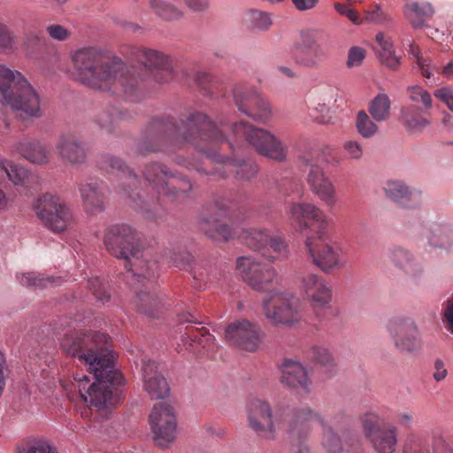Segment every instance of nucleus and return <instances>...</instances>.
I'll return each instance as SVG.
<instances>
[{
    "instance_id": "nucleus-57",
    "label": "nucleus",
    "mask_w": 453,
    "mask_h": 453,
    "mask_svg": "<svg viewBox=\"0 0 453 453\" xmlns=\"http://www.w3.org/2000/svg\"><path fill=\"white\" fill-rule=\"evenodd\" d=\"M19 453H58V451L48 442L38 441L27 446V449H24Z\"/></svg>"
},
{
    "instance_id": "nucleus-43",
    "label": "nucleus",
    "mask_w": 453,
    "mask_h": 453,
    "mask_svg": "<svg viewBox=\"0 0 453 453\" xmlns=\"http://www.w3.org/2000/svg\"><path fill=\"white\" fill-rule=\"evenodd\" d=\"M359 420L361 423L362 430L367 441L371 440L376 435L385 424H382V419L375 412L367 411L360 415Z\"/></svg>"
},
{
    "instance_id": "nucleus-36",
    "label": "nucleus",
    "mask_w": 453,
    "mask_h": 453,
    "mask_svg": "<svg viewBox=\"0 0 453 453\" xmlns=\"http://www.w3.org/2000/svg\"><path fill=\"white\" fill-rule=\"evenodd\" d=\"M30 173L19 164L7 158H0V180H9L15 186L27 187Z\"/></svg>"
},
{
    "instance_id": "nucleus-34",
    "label": "nucleus",
    "mask_w": 453,
    "mask_h": 453,
    "mask_svg": "<svg viewBox=\"0 0 453 453\" xmlns=\"http://www.w3.org/2000/svg\"><path fill=\"white\" fill-rule=\"evenodd\" d=\"M384 190L388 197L404 207H413L418 203L419 194L411 191L402 181H388Z\"/></svg>"
},
{
    "instance_id": "nucleus-45",
    "label": "nucleus",
    "mask_w": 453,
    "mask_h": 453,
    "mask_svg": "<svg viewBox=\"0 0 453 453\" xmlns=\"http://www.w3.org/2000/svg\"><path fill=\"white\" fill-rule=\"evenodd\" d=\"M391 262L402 270L408 272L414 262L412 254L402 247H394L389 250Z\"/></svg>"
},
{
    "instance_id": "nucleus-63",
    "label": "nucleus",
    "mask_w": 453,
    "mask_h": 453,
    "mask_svg": "<svg viewBox=\"0 0 453 453\" xmlns=\"http://www.w3.org/2000/svg\"><path fill=\"white\" fill-rule=\"evenodd\" d=\"M434 372L433 373V377L436 381H441L445 380L448 374L447 368L445 366V363L441 359H435L434 364Z\"/></svg>"
},
{
    "instance_id": "nucleus-39",
    "label": "nucleus",
    "mask_w": 453,
    "mask_h": 453,
    "mask_svg": "<svg viewBox=\"0 0 453 453\" xmlns=\"http://www.w3.org/2000/svg\"><path fill=\"white\" fill-rule=\"evenodd\" d=\"M319 422L323 432L320 440V446L324 450V453H342L343 446L340 436L334 432V428L329 426L324 418L319 414V418H317Z\"/></svg>"
},
{
    "instance_id": "nucleus-15",
    "label": "nucleus",
    "mask_w": 453,
    "mask_h": 453,
    "mask_svg": "<svg viewBox=\"0 0 453 453\" xmlns=\"http://www.w3.org/2000/svg\"><path fill=\"white\" fill-rule=\"evenodd\" d=\"M234 101L238 110L261 123L269 121L272 111L268 102L251 86L238 85L234 88Z\"/></svg>"
},
{
    "instance_id": "nucleus-18",
    "label": "nucleus",
    "mask_w": 453,
    "mask_h": 453,
    "mask_svg": "<svg viewBox=\"0 0 453 453\" xmlns=\"http://www.w3.org/2000/svg\"><path fill=\"white\" fill-rule=\"evenodd\" d=\"M288 221L296 231H304L311 227V221L318 226L320 239L326 229L328 219L325 212L311 203H292L288 208Z\"/></svg>"
},
{
    "instance_id": "nucleus-26",
    "label": "nucleus",
    "mask_w": 453,
    "mask_h": 453,
    "mask_svg": "<svg viewBox=\"0 0 453 453\" xmlns=\"http://www.w3.org/2000/svg\"><path fill=\"white\" fill-rule=\"evenodd\" d=\"M299 288L315 309L326 307L332 300V290L327 281L317 274L303 275Z\"/></svg>"
},
{
    "instance_id": "nucleus-21",
    "label": "nucleus",
    "mask_w": 453,
    "mask_h": 453,
    "mask_svg": "<svg viewBox=\"0 0 453 453\" xmlns=\"http://www.w3.org/2000/svg\"><path fill=\"white\" fill-rule=\"evenodd\" d=\"M326 241V234L324 230V235L321 239L319 234H317L316 237H307L305 246L313 264L323 272L328 273L333 269L342 267V263L340 250L329 245Z\"/></svg>"
},
{
    "instance_id": "nucleus-59",
    "label": "nucleus",
    "mask_w": 453,
    "mask_h": 453,
    "mask_svg": "<svg viewBox=\"0 0 453 453\" xmlns=\"http://www.w3.org/2000/svg\"><path fill=\"white\" fill-rule=\"evenodd\" d=\"M429 242L432 246L439 248H448L451 244V240L449 235L442 233L441 230L433 232L429 238Z\"/></svg>"
},
{
    "instance_id": "nucleus-54",
    "label": "nucleus",
    "mask_w": 453,
    "mask_h": 453,
    "mask_svg": "<svg viewBox=\"0 0 453 453\" xmlns=\"http://www.w3.org/2000/svg\"><path fill=\"white\" fill-rule=\"evenodd\" d=\"M365 19L370 22L381 24L389 20V16L380 5H375L372 10L365 12Z\"/></svg>"
},
{
    "instance_id": "nucleus-51",
    "label": "nucleus",
    "mask_w": 453,
    "mask_h": 453,
    "mask_svg": "<svg viewBox=\"0 0 453 453\" xmlns=\"http://www.w3.org/2000/svg\"><path fill=\"white\" fill-rule=\"evenodd\" d=\"M15 49V37L9 27L0 22V52L11 51Z\"/></svg>"
},
{
    "instance_id": "nucleus-28",
    "label": "nucleus",
    "mask_w": 453,
    "mask_h": 453,
    "mask_svg": "<svg viewBox=\"0 0 453 453\" xmlns=\"http://www.w3.org/2000/svg\"><path fill=\"white\" fill-rule=\"evenodd\" d=\"M281 381L288 387L297 389L306 395L310 394L312 389V380L307 369L297 361H285Z\"/></svg>"
},
{
    "instance_id": "nucleus-2",
    "label": "nucleus",
    "mask_w": 453,
    "mask_h": 453,
    "mask_svg": "<svg viewBox=\"0 0 453 453\" xmlns=\"http://www.w3.org/2000/svg\"><path fill=\"white\" fill-rule=\"evenodd\" d=\"M109 336L99 332H71L63 338L60 347L68 356L77 357L88 365L95 381L86 374L75 373L71 390L77 391L80 398L95 410L101 418H108L111 410L123 399L120 387L124 378L114 370L113 352L108 345Z\"/></svg>"
},
{
    "instance_id": "nucleus-55",
    "label": "nucleus",
    "mask_w": 453,
    "mask_h": 453,
    "mask_svg": "<svg viewBox=\"0 0 453 453\" xmlns=\"http://www.w3.org/2000/svg\"><path fill=\"white\" fill-rule=\"evenodd\" d=\"M253 25L260 30H267L272 25V20L267 13L260 11H253L251 12Z\"/></svg>"
},
{
    "instance_id": "nucleus-52",
    "label": "nucleus",
    "mask_w": 453,
    "mask_h": 453,
    "mask_svg": "<svg viewBox=\"0 0 453 453\" xmlns=\"http://www.w3.org/2000/svg\"><path fill=\"white\" fill-rule=\"evenodd\" d=\"M49 36L57 41H66L71 36V32L58 24H51L46 27Z\"/></svg>"
},
{
    "instance_id": "nucleus-13",
    "label": "nucleus",
    "mask_w": 453,
    "mask_h": 453,
    "mask_svg": "<svg viewBox=\"0 0 453 453\" xmlns=\"http://www.w3.org/2000/svg\"><path fill=\"white\" fill-rule=\"evenodd\" d=\"M129 55L144 65L158 83H166L176 76V62L162 51L145 47H131Z\"/></svg>"
},
{
    "instance_id": "nucleus-8",
    "label": "nucleus",
    "mask_w": 453,
    "mask_h": 453,
    "mask_svg": "<svg viewBox=\"0 0 453 453\" xmlns=\"http://www.w3.org/2000/svg\"><path fill=\"white\" fill-rule=\"evenodd\" d=\"M300 161L311 192L326 205L334 206L337 202L336 189L321 166L324 161L321 150L319 148L306 150L301 155Z\"/></svg>"
},
{
    "instance_id": "nucleus-50",
    "label": "nucleus",
    "mask_w": 453,
    "mask_h": 453,
    "mask_svg": "<svg viewBox=\"0 0 453 453\" xmlns=\"http://www.w3.org/2000/svg\"><path fill=\"white\" fill-rule=\"evenodd\" d=\"M88 286L97 301L105 303L110 300V294L108 293L106 285L99 278L96 277L88 280Z\"/></svg>"
},
{
    "instance_id": "nucleus-37",
    "label": "nucleus",
    "mask_w": 453,
    "mask_h": 453,
    "mask_svg": "<svg viewBox=\"0 0 453 453\" xmlns=\"http://www.w3.org/2000/svg\"><path fill=\"white\" fill-rule=\"evenodd\" d=\"M434 12L429 3L410 2L404 8V15L414 28L422 27L426 19L431 18Z\"/></svg>"
},
{
    "instance_id": "nucleus-47",
    "label": "nucleus",
    "mask_w": 453,
    "mask_h": 453,
    "mask_svg": "<svg viewBox=\"0 0 453 453\" xmlns=\"http://www.w3.org/2000/svg\"><path fill=\"white\" fill-rule=\"evenodd\" d=\"M408 96L411 101L416 104H422L425 111H429L433 106V100L430 93L424 88L414 85L408 87L407 88Z\"/></svg>"
},
{
    "instance_id": "nucleus-42",
    "label": "nucleus",
    "mask_w": 453,
    "mask_h": 453,
    "mask_svg": "<svg viewBox=\"0 0 453 453\" xmlns=\"http://www.w3.org/2000/svg\"><path fill=\"white\" fill-rule=\"evenodd\" d=\"M408 54L415 61L423 77L430 79L433 75V72L438 70L436 65H432V60L429 58L422 55L419 46L413 42L409 43Z\"/></svg>"
},
{
    "instance_id": "nucleus-9",
    "label": "nucleus",
    "mask_w": 453,
    "mask_h": 453,
    "mask_svg": "<svg viewBox=\"0 0 453 453\" xmlns=\"http://www.w3.org/2000/svg\"><path fill=\"white\" fill-rule=\"evenodd\" d=\"M139 234L128 225L111 226L105 231L104 244L107 251L119 259L125 260V268L132 271L131 258H139L141 254Z\"/></svg>"
},
{
    "instance_id": "nucleus-40",
    "label": "nucleus",
    "mask_w": 453,
    "mask_h": 453,
    "mask_svg": "<svg viewBox=\"0 0 453 453\" xmlns=\"http://www.w3.org/2000/svg\"><path fill=\"white\" fill-rule=\"evenodd\" d=\"M150 6L157 16L166 21H176L183 18L184 12L173 0H150Z\"/></svg>"
},
{
    "instance_id": "nucleus-22",
    "label": "nucleus",
    "mask_w": 453,
    "mask_h": 453,
    "mask_svg": "<svg viewBox=\"0 0 453 453\" xmlns=\"http://www.w3.org/2000/svg\"><path fill=\"white\" fill-rule=\"evenodd\" d=\"M225 337L234 347L250 352L256 351L261 342L258 327L246 319L229 324L225 329Z\"/></svg>"
},
{
    "instance_id": "nucleus-49",
    "label": "nucleus",
    "mask_w": 453,
    "mask_h": 453,
    "mask_svg": "<svg viewBox=\"0 0 453 453\" xmlns=\"http://www.w3.org/2000/svg\"><path fill=\"white\" fill-rule=\"evenodd\" d=\"M403 453H429L428 444L421 436L411 434L403 446Z\"/></svg>"
},
{
    "instance_id": "nucleus-14",
    "label": "nucleus",
    "mask_w": 453,
    "mask_h": 453,
    "mask_svg": "<svg viewBox=\"0 0 453 453\" xmlns=\"http://www.w3.org/2000/svg\"><path fill=\"white\" fill-rule=\"evenodd\" d=\"M236 271L250 288L261 292L268 290L277 276L274 267L251 256L238 257Z\"/></svg>"
},
{
    "instance_id": "nucleus-48",
    "label": "nucleus",
    "mask_w": 453,
    "mask_h": 453,
    "mask_svg": "<svg viewBox=\"0 0 453 453\" xmlns=\"http://www.w3.org/2000/svg\"><path fill=\"white\" fill-rule=\"evenodd\" d=\"M309 355L312 359L319 363L322 366L329 371H332L335 366V361L331 352L328 350V349L323 346H312L310 349Z\"/></svg>"
},
{
    "instance_id": "nucleus-27",
    "label": "nucleus",
    "mask_w": 453,
    "mask_h": 453,
    "mask_svg": "<svg viewBox=\"0 0 453 453\" xmlns=\"http://www.w3.org/2000/svg\"><path fill=\"white\" fill-rule=\"evenodd\" d=\"M143 388L154 399L164 398L169 392L166 380L157 370V365L151 359H142Z\"/></svg>"
},
{
    "instance_id": "nucleus-64",
    "label": "nucleus",
    "mask_w": 453,
    "mask_h": 453,
    "mask_svg": "<svg viewBox=\"0 0 453 453\" xmlns=\"http://www.w3.org/2000/svg\"><path fill=\"white\" fill-rule=\"evenodd\" d=\"M185 4L193 12H202L210 6V0H183Z\"/></svg>"
},
{
    "instance_id": "nucleus-56",
    "label": "nucleus",
    "mask_w": 453,
    "mask_h": 453,
    "mask_svg": "<svg viewBox=\"0 0 453 453\" xmlns=\"http://www.w3.org/2000/svg\"><path fill=\"white\" fill-rule=\"evenodd\" d=\"M434 96L444 103L448 108L453 111V88L446 86L438 88L434 91Z\"/></svg>"
},
{
    "instance_id": "nucleus-10",
    "label": "nucleus",
    "mask_w": 453,
    "mask_h": 453,
    "mask_svg": "<svg viewBox=\"0 0 453 453\" xmlns=\"http://www.w3.org/2000/svg\"><path fill=\"white\" fill-rule=\"evenodd\" d=\"M263 311L265 316L275 325L291 326L303 318L300 300L288 292H272L263 301Z\"/></svg>"
},
{
    "instance_id": "nucleus-12",
    "label": "nucleus",
    "mask_w": 453,
    "mask_h": 453,
    "mask_svg": "<svg viewBox=\"0 0 453 453\" xmlns=\"http://www.w3.org/2000/svg\"><path fill=\"white\" fill-rule=\"evenodd\" d=\"M387 332L395 349L402 354L416 355L423 349L420 331L415 319L409 316H395L388 320Z\"/></svg>"
},
{
    "instance_id": "nucleus-58",
    "label": "nucleus",
    "mask_w": 453,
    "mask_h": 453,
    "mask_svg": "<svg viewBox=\"0 0 453 453\" xmlns=\"http://www.w3.org/2000/svg\"><path fill=\"white\" fill-rule=\"evenodd\" d=\"M443 320L447 329L453 334V296L444 301L442 304Z\"/></svg>"
},
{
    "instance_id": "nucleus-19",
    "label": "nucleus",
    "mask_w": 453,
    "mask_h": 453,
    "mask_svg": "<svg viewBox=\"0 0 453 453\" xmlns=\"http://www.w3.org/2000/svg\"><path fill=\"white\" fill-rule=\"evenodd\" d=\"M296 48L299 53L294 58L296 65L306 69H319L329 58V50L321 43L315 34L303 32L301 43Z\"/></svg>"
},
{
    "instance_id": "nucleus-24",
    "label": "nucleus",
    "mask_w": 453,
    "mask_h": 453,
    "mask_svg": "<svg viewBox=\"0 0 453 453\" xmlns=\"http://www.w3.org/2000/svg\"><path fill=\"white\" fill-rule=\"evenodd\" d=\"M157 265L155 262L147 265L146 270L142 273H134L133 276L140 283L147 280L148 285H144L145 290L141 289L137 294V305L139 310L151 318L157 317L158 312L162 308L161 301L155 293L147 291L153 285V280L157 277Z\"/></svg>"
},
{
    "instance_id": "nucleus-30",
    "label": "nucleus",
    "mask_w": 453,
    "mask_h": 453,
    "mask_svg": "<svg viewBox=\"0 0 453 453\" xmlns=\"http://www.w3.org/2000/svg\"><path fill=\"white\" fill-rule=\"evenodd\" d=\"M166 259L171 266L188 271L193 275L194 286L196 288H201L206 285V272H204V269L193 265L194 258L185 248H179L177 250L170 251Z\"/></svg>"
},
{
    "instance_id": "nucleus-5",
    "label": "nucleus",
    "mask_w": 453,
    "mask_h": 453,
    "mask_svg": "<svg viewBox=\"0 0 453 453\" xmlns=\"http://www.w3.org/2000/svg\"><path fill=\"white\" fill-rule=\"evenodd\" d=\"M2 104L22 119H38L43 114L40 96L25 76L0 65V106Z\"/></svg>"
},
{
    "instance_id": "nucleus-46",
    "label": "nucleus",
    "mask_w": 453,
    "mask_h": 453,
    "mask_svg": "<svg viewBox=\"0 0 453 453\" xmlns=\"http://www.w3.org/2000/svg\"><path fill=\"white\" fill-rule=\"evenodd\" d=\"M17 278L22 286L35 288H46L54 282L53 278L43 277L41 273H37L18 274Z\"/></svg>"
},
{
    "instance_id": "nucleus-33",
    "label": "nucleus",
    "mask_w": 453,
    "mask_h": 453,
    "mask_svg": "<svg viewBox=\"0 0 453 453\" xmlns=\"http://www.w3.org/2000/svg\"><path fill=\"white\" fill-rule=\"evenodd\" d=\"M200 227L209 238L214 241L227 242L238 235L230 226L220 223L219 219L212 215L203 217Z\"/></svg>"
},
{
    "instance_id": "nucleus-11",
    "label": "nucleus",
    "mask_w": 453,
    "mask_h": 453,
    "mask_svg": "<svg viewBox=\"0 0 453 453\" xmlns=\"http://www.w3.org/2000/svg\"><path fill=\"white\" fill-rule=\"evenodd\" d=\"M34 210L42 225L53 233H63L72 224L71 209L58 196L44 194L34 203Z\"/></svg>"
},
{
    "instance_id": "nucleus-4",
    "label": "nucleus",
    "mask_w": 453,
    "mask_h": 453,
    "mask_svg": "<svg viewBox=\"0 0 453 453\" xmlns=\"http://www.w3.org/2000/svg\"><path fill=\"white\" fill-rule=\"evenodd\" d=\"M99 165L109 173H117L119 183L115 187V191L132 208L149 220L158 221L165 219L166 211L158 199L145 201L139 193L134 192L140 181L139 176L121 158L108 154L103 155L100 157Z\"/></svg>"
},
{
    "instance_id": "nucleus-62",
    "label": "nucleus",
    "mask_w": 453,
    "mask_h": 453,
    "mask_svg": "<svg viewBox=\"0 0 453 453\" xmlns=\"http://www.w3.org/2000/svg\"><path fill=\"white\" fill-rule=\"evenodd\" d=\"M314 111L320 113V115L314 116V119L318 123L322 125H328L332 123V117L329 114V108L325 104H319V106L316 107Z\"/></svg>"
},
{
    "instance_id": "nucleus-23",
    "label": "nucleus",
    "mask_w": 453,
    "mask_h": 453,
    "mask_svg": "<svg viewBox=\"0 0 453 453\" xmlns=\"http://www.w3.org/2000/svg\"><path fill=\"white\" fill-rule=\"evenodd\" d=\"M55 148L59 158L66 165L78 166L87 162L88 150L86 143L73 131L61 132Z\"/></svg>"
},
{
    "instance_id": "nucleus-38",
    "label": "nucleus",
    "mask_w": 453,
    "mask_h": 453,
    "mask_svg": "<svg viewBox=\"0 0 453 453\" xmlns=\"http://www.w3.org/2000/svg\"><path fill=\"white\" fill-rule=\"evenodd\" d=\"M129 118L128 111L111 106L97 113L95 118V122L101 129L106 132H111L119 120L127 119Z\"/></svg>"
},
{
    "instance_id": "nucleus-53",
    "label": "nucleus",
    "mask_w": 453,
    "mask_h": 453,
    "mask_svg": "<svg viewBox=\"0 0 453 453\" xmlns=\"http://www.w3.org/2000/svg\"><path fill=\"white\" fill-rule=\"evenodd\" d=\"M347 156L356 161H359L364 155L362 145L357 141H347L342 146Z\"/></svg>"
},
{
    "instance_id": "nucleus-25",
    "label": "nucleus",
    "mask_w": 453,
    "mask_h": 453,
    "mask_svg": "<svg viewBox=\"0 0 453 453\" xmlns=\"http://www.w3.org/2000/svg\"><path fill=\"white\" fill-rule=\"evenodd\" d=\"M180 333L181 334V349L190 350L195 354L202 356H212L217 349L214 336L203 326L196 327L192 325H188L185 326L183 332L181 328H180Z\"/></svg>"
},
{
    "instance_id": "nucleus-44",
    "label": "nucleus",
    "mask_w": 453,
    "mask_h": 453,
    "mask_svg": "<svg viewBox=\"0 0 453 453\" xmlns=\"http://www.w3.org/2000/svg\"><path fill=\"white\" fill-rule=\"evenodd\" d=\"M374 121L366 111H359L356 119V127L358 134L364 138L373 137L379 130Z\"/></svg>"
},
{
    "instance_id": "nucleus-61",
    "label": "nucleus",
    "mask_w": 453,
    "mask_h": 453,
    "mask_svg": "<svg viewBox=\"0 0 453 453\" xmlns=\"http://www.w3.org/2000/svg\"><path fill=\"white\" fill-rule=\"evenodd\" d=\"M380 62L391 69H396L400 65V59L395 56L394 50L380 51Z\"/></svg>"
},
{
    "instance_id": "nucleus-1",
    "label": "nucleus",
    "mask_w": 453,
    "mask_h": 453,
    "mask_svg": "<svg viewBox=\"0 0 453 453\" xmlns=\"http://www.w3.org/2000/svg\"><path fill=\"white\" fill-rule=\"evenodd\" d=\"M226 125L216 126L200 111L177 118L162 114L150 119L142 137L135 144V153L147 157L164 153L178 165L200 173H218L224 178L229 172L239 180H250L258 172L256 163L248 158L225 157L219 150L226 145L234 150V143L246 142L259 155L276 162L287 158L288 149L282 142L266 129L240 121L231 125L234 142L224 134Z\"/></svg>"
},
{
    "instance_id": "nucleus-60",
    "label": "nucleus",
    "mask_w": 453,
    "mask_h": 453,
    "mask_svg": "<svg viewBox=\"0 0 453 453\" xmlns=\"http://www.w3.org/2000/svg\"><path fill=\"white\" fill-rule=\"evenodd\" d=\"M365 57V50L358 47H352L348 55L347 65L348 67L358 66L363 62Z\"/></svg>"
},
{
    "instance_id": "nucleus-29",
    "label": "nucleus",
    "mask_w": 453,
    "mask_h": 453,
    "mask_svg": "<svg viewBox=\"0 0 453 453\" xmlns=\"http://www.w3.org/2000/svg\"><path fill=\"white\" fill-rule=\"evenodd\" d=\"M78 189L86 211L97 214L104 211L105 196L100 180L89 179L79 183Z\"/></svg>"
},
{
    "instance_id": "nucleus-3",
    "label": "nucleus",
    "mask_w": 453,
    "mask_h": 453,
    "mask_svg": "<svg viewBox=\"0 0 453 453\" xmlns=\"http://www.w3.org/2000/svg\"><path fill=\"white\" fill-rule=\"evenodd\" d=\"M72 63L76 79L85 86L130 102L137 100V79L120 58L96 47H84L72 55Z\"/></svg>"
},
{
    "instance_id": "nucleus-31",
    "label": "nucleus",
    "mask_w": 453,
    "mask_h": 453,
    "mask_svg": "<svg viewBox=\"0 0 453 453\" xmlns=\"http://www.w3.org/2000/svg\"><path fill=\"white\" fill-rule=\"evenodd\" d=\"M16 150L22 157L32 164L43 165L50 161V149L43 141L24 139L18 142Z\"/></svg>"
},
{
    "instance_id": "nucleus-6",
    "label": "nucleus",
    "mask_w": 453,
    "mask_h": 453,
    "mask_svg": "<svg viewBox=\"0 0 453 453\" xmlns=\"http://www.w3.org/2000/svg\"><path fill=\"white\" fill-rule=\"evenodd\" d=\"M142 175L147 182L160 194L173 200L183 202L192 197L193 185L181 173H174L159 162H150L143 169Z\"/></svg>"
},
{
    "instance_id": "nucleus-7",
    "label": "nucleus",
    "mask_w": 453,
    "mask_h": 453,
    "mask_svg": "<svg viewBox=\"0 0 453 453\" xmlns=\"http://www.w3.org/2000/svg\"><path fill=\"white\" fill-rule=\"evenodd\" d=\"M237 238L250 250L258 252L271 263L286 260L289 255L288 245L283 235L273 234L262 226L247 227L238 233Z\"/></svg>"
},
{
    "instance_id": "nucleus-35",
    "label": "nucleus",
    "mask_w": 453,
    "mask_h": 453,
    "mask_svg": "<svg viewBox=\"0 0 453 453\" xmlns=\"http://www.w3.org/2000/svg\"><path fill=\"white\" fill-rule=\"evenodd\" d=\"M368 441L377 453H394L398 441L397 429L392 425H384L382 430Z\"/></svg>"
},
{
    "instance_id": "nucleus-32",
    "label": "nucleus",
    "mask_w": 453,
    "mask_h": 453,
    "mask_svg": "<svg viewBox=\"0 0 453 453\" xmlns=\"http://www.w3.org/2000/svg\"><path fill=\"white\" fill-rule=\"evenodd\" d=\"M426 111L413 104L403 106L400 111L399 120L408 132L418 133L430 124Z\"/></svg>"
},
{
    "instance_id": "nucleus-20",
    "label": "nucleus",
    "mask_w": 453,
    "mask_h": 453,
    "mask_svg": "<svg viewBox=\"0 0 453 453\" xmlns=\"http://www.w3.org/2000/svg\"><path fill=\"white\" fill-rule=\"evenodd\" d=\"M319 418V413L310 407H303L293 411L287 431L292 437L296 453H312L307 444L311 432V422Z\"/></svg>"
},
{
    "instance_id": "nucleus-41",
    "label": "nucleus",
    "mask_w": 453,
    "mask_h": 453,
    "mask_svg": "<svg viewBox=\"0 0 453 453\" xmlns=\"http://www.w3.org/2000/svg\"><path fill=\"white\" fill-rule=\"evenodd\" d=\"M391 101L387 94H378L369 104L368 111L373 120L387 121L390 118Z\"/></svg>"
},
{
    "instance_id": "nucleus-16",
    "label": "nucleus",
    "mask_w": 453,
    "mask_h": 453,
    "mask_svg": "<svg viewBox=\"0 0 453 453\" xmlns=\"http://www.w3.org/2000/svg\"><path fill=\"white\" fill-rule=\"evenodd\" d=\"M157 445L165 448L172 443L176 436V418L172 407L165 403H156L149 417Z\"/></svg>"
},
{
    "instance_id": "nucleus-17",
    "label": "nucleus",
    "mask_w": 453,
    "mask_h": 453,
    "mask_svg": "<svg viewBox=\"0 0 453 453\" xmlns=\"http://www.w3.org/2000/svg\"><path fill=\"white\" fill-rule=\"evenodd\" d=\"M249 426L265 440H273L276 437V430L280 428L279 418L273 416L271 406L268 403L253 399L248 406Z\"/></svg>"
}]
</instances>
